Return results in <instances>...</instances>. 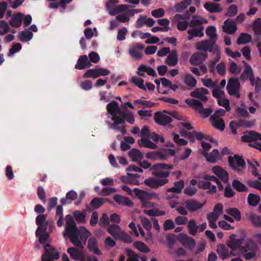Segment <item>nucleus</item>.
Wrapping results in <instances>:
<instances>
[{
  "instance_id": "nucleus-1",
  "label": "nucleus",
  "mask_w": 261,
  "mask_h": 261,
  "mask_svg": "<svg viewBox=\"0 0 261 261\" xmlns=\"http://www.w3.org/2000/svg\"><path fill=\"white\" fill-rule=\"evenodd\" d=\"M174 168L171 164L165 163H159L153 165L150 170L154 171L152 174L154 177H149L145 179L144 184L152 189H158L169 182L167 178L169 176L170 172L162 171L163 169L171 170Z\"/></svg>"
},
{
  "instance_id": "nucleus-2",
  "label": "nucleus",
  "mask_w": 261,
  "mask_h": 261,
  "mask_svg": "<svg viewBox=\"0 0 261 261\" xmlns=\"http://www.w3.org/2000/svg\"><path fill=\"white\" fill-rule=\"evenodd\" d=\"M128 113L123 112L120 109L116 116L111 117L113 122L107 121L106 123L110 128L119 131L124 135L126 133L125 120Z\"/></svg>"
},
{
  "instance_id": "nucleus-3",
  "label": "nucleus",
  "mask_w": 261,
  "mask_h": 261,
  "mask_svg": "<svg viewBox=\"0 0 261 261\" xmlns=\"http://www.w3.org/2000/svg\"><path fill=\"white\" fill-rule=\"evenodd\" d=\"M205 202L204 201L203 203H200L194 199H187L182 203V204L185 207L179 206L176 208V211L179 214L186 216L188 214V211L191 213H194L200 210L204 205Z\"/></svg>"
},
{
  "instance_id": "nucleus-4",
  "label": "nucleus",
  "mask_w": 261,
  "mask_h": 261,
  "mask_svg": "<svg viewBox=\"0 0 261 261\" xmlns=\"http://www.w3.org/2000/svg\"><path fill=\"white\" fill-rule=\"evenodd\" d=\"M177 113L175 112L168 113L167 111L164 110L162 112H156L154 115V120L157 124L165 126L172 121L171 116L179 120L180 119L177 117Z\"/></svg>"
},
{
  "instance_id": "nucleus-5",
  "label": "nucleus",
  "mask_w": 261,
  "mask_h": 261,
  "mask_svg": "<svg viewBox=\"0 0 261 261\" xmlns=\"http://www.w3.org/2000/svg\"><path fill=\"white\" fill-rule=\"evenodd\" d=\"M65 227L63 232L64 237H70L76 233H80L78 230L76 224L71 215H67L65 217Z\"/></svg>"
},
{
  "instance_id": "nucleus-6",
  "label": "nucleus",
  "mask_w": 261,
  "mask_h": 261,
  "mask_svg": "<svg viewBox=\"0 0 261 261\" xmlns=\"http://www.w3.org/2000/svg\"><path fill=\"white\" fill-rule=\"evenodd\" d=\"M196 48L198 50L206 53L213 52L214 53H219L218 46L215 42L207 39L202 40L197 43Z\"/></svg>"
},
{
  "instance_id": "nucleus-7",
  "label": "nucleus",
  "mask_w": 261,
  "mask_h": 261,
  "mask_svg": "<svg viewBox=\"0 0 261 261\" xmlns=\"http://www.w3.org/2000/svg\"><path fill=\"white\" fill-rule=\"evenodd\" d=\"M44 253L41 256L42 261H54L60 257L59 253L55 250L54 247H51L49 244H44Z\"/></svg>"
},
{
  "instance_id": "nucleus-8",
  "label": "nucleus",
  "mask_w": 261,
  "mask_h": 261,
  "mask_svg": "<svg viewBox=\"0 0 261 261\" xmlns=\"http://www.w3.org/2000/svg\"><path fill=\"white\" fill-rule=\"evenodd\" d=\"M240 87L241 85L239 82V79L237 77H231L228 81L226 89L230 95L240 98L239 90Z\"/></svg>"
},
{
  "instance_id": "nucleus-9",
  "label": "nucleus",
  "mask_w": 261,
  "mask_h": 261,
  "mask_svg": "<svg viewBox=\"0 0 261 261\" xmlns=\"http://www.w3.org/2000/svg\"><path fill=\"white\" fill-rule=\"evenodd\" d=\"M242 63L244 66V70L243 73L240 76L239 80L242 81L249 80L250 81V84L252 85V83L255 77L252 67L245 61H243Z\"/></svg>"
},
{
  "instance_id": "nucleus-10",
  "label": "nucleus",
  "mask_w": 261,
  "mask_h": 261,
  "mask_svg": "<svg viewBox=\"0 0 261 261\" xmlns=\"http://www.w3.org/2000/svg\"><path fill=\"white\" fill-rule=\"evenodd\" d=\"M146 157L151 160L165 161L167 160L166 150L162 148L159 150L150 151L146 154Z\"/></svg>"
},
{
  "instance_id": "nucleus-11",
  "label": "nucleus",
  "mask_w": 261,
  "mask_h": 261,
  "mask_svg": "<svg viewBox=\"0 0 261 261\" xmlns=\"http://www.w3.org/2000/svg\"><path fill=\"white\" fill-rule=\"evenodd\" d=\"M228 163L231 167L234 170H240L237 168L238 167L244 168L245 166V162L244 159L239 155H234V156L228 157Z\"/></svg>"
},
{
  "instance_id": "nucleus-12",
  "label": "nucleus",
  "mask_w": 261,
  "mask_h": 261,
  "mask_svg": "<svg viewBox=\"0 0 261 261\" xmlns=\"http://www.w3.org/2000/svg\"><path fill=\"white\" fill-rule=\"evenodd\" d=\"M207 57V53L196 52L191 56L189 62L192 65H199L204 61Z\"/></svg>"
},
{
  "instance_id": "nucleus-13",
  "label": "nucleus",
  "mask_w": 261,
  "mask_h": 261,
  "mask_svg": "<svg viewBox=\"0 0 261 261\" xmlns=\"http://www.w3.org/2000/svg\"><path fill=\"white\" fill-rule=\"evenodd\" d=\"M213 172L216 174L224 183L228 181L229 174L228 172L219 166H216L212 168Z\"/></svg>"
},
{
  "instance_id": "nucleus-14",
  "label": "nucleus",
  "mask_w": 261,
  "mask_h": 261,
  "mask_svg": "<svg viewBox=\"0 0 261 261\" xmlns=\"http://www.w3.org/2000/svg\"><path fill=\"white\" fill-rule=\"evenodd\" d=\"M223 31L227 34H232L237 30V25L234 20L227 19L224 21L222 27Z\"/></svg>"
},
{
  "instance_id": "nucleus-15",
  "label": "nucleus",
  "mask_w": 261,
  "mask_h": 261,
  "mask_svg": "<svg viewBox=\"0 0 261 261\" xmlns=\"http://www.w3.org/2000/svg\"><path fill=\"white\" fill-rule=\"evenodd\" d=\"M46 216L45 215H40L37 216L36 223L38 226L37 229V233H39L40 230L43 231H46L48 222L46 221Z\"/></svg>"
},
{
  "instance_id": "nucleus-16",
  "label": "nucleus",
  "mask_w": 261,
  "mask_h": 261,
  "mask_svg": "<svg viewBox=\"0 0 261 261\" xmlns=\"http://www.w3.org/2000/svg\"><path fill=\"white\" fill-rule=\"evenodd\" d=\"M235 237L236 235L234 234H230L229 237V239L226 243L227 246L231 249L230 255L231 256H236L237 255V253L236 252L237 249H240V247L238 245Z\"/></svg>"
},
{
  "instance_id": "nucleus-17",
  "label": "nucleus",
  "mask_w": 261,
  "mask_h": 261,
  "mask_svg": "<svg viewBox=\"0 0 261 261\" xmlns=\"http://www.w3.org/2000/svg\"><path fill=\"white\" fill-rule=\"evenodd\" d=\"M209 93V91L205 88H197L194 91L191 92L190 96L197 98L201 99L202 101H206L207 100L206 95Z\"/></svg>"
},
{
  "instance_id": "nucleus-18",
  "label": "nucleus",
  "mask_w": 261,
  "mask_h": 261,
  "mask_svg": "<svg viewBox=\"0 0 261 261\" xmlns=\"http://www.w3.org/2000/svg\"><path fill=\"white\" fill-rule=\"evenodd\" d=\"M91 65V64L88 60L87 55H83L80 57L77 63L75 65V68L79 70H82L86 67H89Z\"/></svg>"
},
{
  "instance_id": "nucleus-19",
  "label": "nucleus",
  "mask_w": 261,
  "mask_h": 261,
  "mask_svg": "<svg viewBox=\"0 0 261 261\" xmlns=\"http://www.w3.org/2000/svg\"><path fill=\"white\" fill-rule=\"evenodd\" d=\"M97 244V241L96 238L94 237L90 238L88 241L87 248L90 252L99 255L101 254V252L98 248Z\"/></svg>"
},
{
  "instance_id": "nucleus-20",
  "label": "nucleus",
  "mask_w": 261,
  "mask_h": 261,
  "mask_svg": "<svg viewBox=\"0 0 261 261\" xmlns=\"http://www.w3.org/2000/svg\"><path fill=\"white\" fill-rule=\"evenodd\" d=\"M217 252L219 257L223 260L227 259L231 256L230 255V251H229L227 247L223 244H220L217 246Z\"/></svg>"
},
{
  "instance_id": "nucleus-21",
  "label": "nucleus",
  "mask_w": 261,
  "mask_h": 261,
  "mask_svg": "<svg viewBox=\"0 0 261 261\" xmlns=\"http://www.w3.org/2000/svg\"><path fill=\"white\" fill-rule=\"evenodd\" d=\"M24 17V14L20 12L15 13L12 17L11 21L10 22V24L11 27L18 28L21 25L22 19Z\"/></svg>"
},
{
  "instance_id": "nucleus-22",
  "label": "nucleus",
  "mask_w": 261,
  "mask_h": 261,
  "mask_svg": "<svg viewBox=\"0 0 261 261\" xmlns=\"http://www.w3.org/2000/svg\"><path fill=\"white\" fill-rule=\"evenodd\" d=\"M120 109V107L116 101H113L107 106L108 113L112 116L111 117L116 116Z\"/></svg>"
},
{
  "instance_id": "nucleus-23",
  "label": "nucleus",
  "mask_w": 261,
  "mask_h": 261,
  "mask_svg": "<svg viewBox=\"0 0 261 261\" xmlns=\"http://www.w3.org/2000/svg\"><path fill=\"white\" fill-rule=\"evenodd\" d=\"M113 199L118 204L127 206H133V202L128 198L121 196L120 195H115Z\"/></svg>"
},
{
  "instance_id": "nucleus-24",
  "label": "nucleus",
  "mask_w": 261,
  "mask_h": 261,
  "mask_svg": "<svg viewBox=\"0 0 261 261\" xmlns=\"http://www.w3.org/2000/svg\"><path fill=\"white\" fill-rule=\"evenodd\" d=\"M138 144L141 147H145L153 149H156L158 148V146L151 142L149 140V138H142L138 141Z\"/></svg>"
},
{
  "instance_id": "nucleus-25",
  "label": "nucleus",
  "mask_w": 261,
  "mask_h": 261,
  "mask_svg": "<svg viewBox=\"0 0 261 261\" xmlns=\"http://www.w3.org/2000/svg\"><path fill=\"white\" fill-rule=\"evenodd\" d=\"M202 154L206 158V160L210 163H215L220 159V153L218 149H214L210 154L207 152H203Z\"/></svg>"
},
{
  "instance_id": "nucleus-26",
  "label": "nucleus",
  "mask_w": 261,
  "mask_h": 261,
  "mask_svg": "<svg viewBox=\"0 0 261 261\" xmlns=\"http://www.w3.org/2000/svg\"><path fill=\"white\" fill-rule=\"evenodd\" d=\"M180 241L185 247L190 249H192L196 244L195 240L186 234L181 238Z\"/></svg>"
},
{
  "instance_id": "nucleus-27",
  "label": "nucleus",
  "mask_w": 261,
  "mask_h": 261,
  "mask_svg": "<svg viewBox=\"0 0 261 261\" xmlns=\"http://www.w3.org/2000/svg\"><path fill=\"white\" fill-rule=\"evenodd\" d=\"M107 231L115 239L118 238L121 232L120 227L116 224L110 225L107 228Z\"/></svg>"
},
{
  "instance_id": "nucleus-28",
  "label": "nucleus",
  "mask_w": 261,
  "mask_h": 261,
  "mask_svg": "<svg viewBox=\"0 0 261 261\" xmlns=\"http://www.w3.org/2000/svg\"><path fill=\"white\" fill-rule=\"evenodd\" d=\"M253 30L256 36L255 40L258 41L261 39V18L256 19L252 25Z\"/></svg>"
},
{
  "instance_id": "nucleus-29",
  "label": "nucleus",
  "mask_w": 261,
  "mask_h": 261,
  "mask_svg": "<svg viewBox=\"0 0 261 261\" xmlns=\"http://www.w3.org/2000/svg\"><path fill=\"white\" fill-rule=\"evenodd\" d=\"M166 63L170 66H175L178 62V57L177 51L175 50L170 53L169 55L167 57Z\"/></svg>"
},
{
  "instance_id": "nucleus-30",
  "label": "nucleus",
  "mask_w": 261,
  "mask_h": 261,
  "mask_svg": "<svg viewBox=\"0 0 261 261\" xmlns=\"http://www.w3.org/2000/svg\"><path fill=\"white\" fill-rule=\"evenodd\" d=\"M204 8L210 13H218L222 10L220 4L218 3H206Z\"/></svg>"
},
{
  "instance_id": "nucleus-31",
  "label": "nucleus",
  "mask_w": 261,
  "mask_h": 261,
  "mask_svg": "<svg viewBox=\"0 0 261 261\" xmlns=\"http://www.w3.org/2000/svg\"><path fill=\"white\" fill-rule=\"evenodd\" d=\"M128 155L133 161L137 162L140 160H142L144 157L143 153L136 148L131 149L128 152Z\"/></svg>"
},
{
  "instance_id": "nucleus-32",
  "label": "nucleus",
  "mask_w": 261,
  "mask_h": 261,
  "mask_svg": "<svg viewBox=\"0 0 261 261\" xmlns=\"http://www.w3.org/2000/svg\"><path fill=\"white\" fill-rule=\"evenodd\" d=\"M205 33L207 36L210 37V40L216 43L218 37L216 34V29L214 26H208L206 29Z\"/></svg>"
},
{
  "instance_id": "nucleus-33",
  "label": "nucleus",
  "mask_w": 261,
  "mask_h": 261,
  "mask_svg": "<svg viewBox=\"0 0 261 261\" xmlns=\"http://www.w3.org/2000/svg\"><path fill=\"white\" fill-rule=\"evenodd\" d=\"M185 102L189 106L194 108L199 113V111L203 107L202 103L198 100L192 99H187Z\"/></svg>"
},
{
  "instance_id": "nucleus-34",
  "label": "nucleus",
  "mask_w": 261,
  "mask_h": 261,
  "mask_svg": "<svg viewBox=\"0 0 261 261\" xmlns=\"http://www.w3.org/2000/svg\"><path fill=\"white\" fill-rule=\"evenodd\" d=\"M184 188V181L180 180L178 181L175 182L174 184V187L167 189V192H172L175 193H181L182 190Z\"/></svg>"
},
{
  "instance_id": "nucleus-35",
  "label": "nucleus",
  "mask_w": 261,
  "mask_h": 261,
  "mask_svg": "<svg viewBox=\"0 0 261 261\" xmlns=\"http://www.w3.org/2000/svg\"><path fill=\"white\" fill-rule=\"evenodd\" d=\"M134 192L137 197L141 200V202L149 200V194L148 192L140 190L138 188L134 189Z\"/></svg>"
},
{
  "instance_id": "nucleus-36",
  "label": "nucleus",
  "mask_w": 261,
  "mask_h": 261,
  "mask_svg": "<svg viewBox=\"0 0 261 261\" xmlns=\"http://www.w3.org/2000/svg\"><path fill=\"white\" fill-rule=\"evenodd\" d=\"M248 218L254 226L261 227V216L250 214L248 216Z\"/></svg>"
},
{
  "instance_id": "nucleus-37",
  "label": "nucleus",
  "mask_w": 261,
  "mask_h": 261,
  "mask_svg": "<svg viewBox=\"0 0 261 261\" xmlns=\"http://www.w3.org/2000/svg\"><path fill=\"white\" fill-rule=\"evenodd\" d=\"M256 132L250 130L248 134L244 135L241 137V140L244 142H251L256 140Z\"/></svg>"
},
{
  "instance_id": "nucleus-38",
  "label": "nucleus",
  "mask_w": 261,
  "mask_h": 261,
  "mask_svg": "<svg viewBox=\"0 0 261 261\" xmlns=\"http://www.w3.org/2000/svg\"><path fill=\"white\" fill-rule=\"evenodd\" d=\"M183 81L186 85L191 88L195 87L197 84V80L190 74L185 75Z\"/></svg>"
},
{
  "instance_id": "nucleus-39",
  "label": "nucleus",
  "mask_w": 261,
  "mask_h": 261,
  "mask_svg": "<svg viewBox=\"0 0 261 261\" xmlns=\"http://www.w3.org/2000/svg\"><path fill=\"white\" fill-rule=\"evenodd\" d=\"M232 186L239 192H244L248 191L246 186L237 179H234L232 181Z\"/></svg>"
},
{
  "instance_id": "nucleus-40",
  "label": "nucleus",
  "mask_w": 261,
  "mask_h": 261,
  "mask_svg": "<svg viewBox=\"0 0 261 261\" xmlns=\"http://www.w3.org/2000/svg\"><path fill=\"white\" fill-rule=\"evenodd\" d=\"M107 201V199L95 197L90 202L91 206L94 209L99 208Z\"/></svg>"
},
{
  "instance_id": "nucleus-41",
  "label": "nucleus",
  "mask_w": 261,
  "mask_h": 261,
  "mask_svg": "<svg viewBox=\"0 0 261 261\" xmlns=\"http://www.w3.org/2000/svg\"><path fill=\"white\" fill-rule=\"evenodd\" d=\"M257 250V246L252 240L248 241L247 244L241 247V251L243 252H246L249 250L256 251Z\"/></svg>"
},
{
  "instance_id": "nucleus-42",
  "label": "nucleus",
  "mask_w": 261,
  "mask_h": 261,
  "mask_svg": "<svg viewBox=\"0 0 261 261\" xmlns=\"http://www.w3.org/2000/svg\"><path fill=\"white\" fill-rule=\"evenodd\" d=\"M211 123L212 125L220 130V131L224 130L225 128V123L224 120L222 118L219 119H211Z\"/></svg>"
},
{
  "instance_id": "nucleus-43",
  "label": "nucleus",
  "mask_w": 261,
  "mask_h": 261,
  "mask_svg": "<svg viewBox=\"0 0 261 261\" xmlns=\"http://www.w3.org/2000/svg\"><path fill=\"white\" fill-rule=\"evenodd\" d=\"M192 3L191 0H183L182 2L176 4L174 9L176 12H181Z\"/></svg>"
},
{
  "instance_id": "nucleus-44",
  "label": "nucleus",
  "mask_w": 261,
  "mask_h": 261,
  "mask_svg": "<svg viewBox=\"0 0 261 261\" xmlns=\"http://www.w3.org/2000/svg\"><path fill=\"white\" fill-rule=\"evenodd\" d=\"M226 213L231 216L237 221L241 220V215L240 211L235 207L229 208L226 210Z\"/></svg>"
},
{
  "instance_id": "nucleus-45",
  "label": "nucleus",
  "mask_w": 261,
  "mask_h": 261,
  "mask_svg": "<svg viewBox=\"0 0 261 261\" xmlns=\"http://www.w3.org/2000/svg\"><path fill=\"white\" fill-rule=\"evenodd\" d=\"M33 34L30 31H23L20 33L19 35V39L22 42H27L32 39Z\"/></svg>"
},
{
  "instance_id": "nucleus-46",
  "label": "nucleus",
  "mask_w": 261,
  "mask_h": 261,
  "mask_svg": "<svg viewBox=\"0 0 261 261\" xmlns=\"http://www.w3.org/2000/svg\"><path fill=\"white\" fill-rule=\"evenodd\" d=\"M251 40V36L247 33H241L238 38L237 43L238 45L249 43Z\"/></svg>"
},
{
  "instance_id": "nucleus-47",
  "label": "nucleus",
  "mask_w": 261,
  "mask_h": 261,
  "mask_svg": "<svg viewBox=\"0 0 261 261\" xmlns=\"http://www.w3.org/2000/svg\"><path fill=\"white\" fill-rule=\"evenodd\" d=\"M248 203L252 206H256L260 201V198L258 195L250 193L247 197Z\"/></svg>"
},
{
  "instance_id": "nucleus-48",
  "label": "nucleus",
  "mask_w": 261,
  "mask_h": 261,
  "mask_svg": "<svg viewBox=\"0 0 261 261\" xmlns=\"http://www.w3.org/2000/svg\"><path fill=\"white\" fill-rule=\"evenodd\" d=\"M236 113L239 117H241L247 118L249 116L244 104H242L240 107L237 108Z\"/></svg>"
},
{
  "instance_id": "nucleus-49",
  "label": "nucleus",
  "mask_w": 261,
  "mask_h": 261,
  "mask_svg": "<svg viewBox=\"0 0 261 261\" xmlns=\"http://www.w3.org/2000/svg\"><path fill=\"white\" fill-rule=\"evenodd\" d=\"M36 236L39 238V241L40 244H44L46 242L47 240L49 237V234L48 232L43 231L41 230L39 231V233H37V230L36 231Z\"/></svg>"
},
{
  "instance_id": "nucleus-50",
  "label": "nucleus",
  "mask_w": 261,
  "mask_h": 261,
  "mask_svg": "<svg viewBox=\"0 0 261 261\" xmlns=\"http://www.w3.org/2000/svg\"><path fill=\"white\" fill-rule=\"evenodd\" d=\"M188 227L190 233L192 236H195L197 233V225L196 221L194 220H191L188 223Z\"/></svg>"
},
{
  "instance_id": "nucleus-51",
  "label": "nucleus",
  "mask_w": 261,
  "mask_h": 261,
  "mask_svg": "<svg viewBox=\"0 0 261 261\" xmlns=\"http://www.w3.org/2000/svg\"><path fill=\"white\" fill-rule=\"evenodd\" d=\"M207 20L201 17L200 19H196V17H194L189 23V26L192 28L200 27V26H202L203 23H207Z\"/></svg>"
},
{
  "instance_id": "nucleus-52",
  "label": "nucleus",
  "mask_w": 261,
  "mask_h": 261,
  "mask_svg": "<svg viewBox=\"0 0 261 261\" xmlns=\"http://www.w3.org/2000/svg\"><path fill=\"white\" fill-rule=\"evenodd\" d=\"M228 70L231 74L234 75H238L241 72L242 68L236 63L231 62L229 64Z\"/></svg>"
},
{
  "instance_id": "nucleus-53",
  "label": "nucleus",
  "mask_w": 261,
  "mask_h": 261,
  "mask_svg": "<svg viewBox=\"0 0 261 261\" xmlns=\"http://www.w3.org/2000/svg\"><path fill=\"white\" fill-rule=\"evenodd\" d=\"M77 196V194L76 192L71 190L66 194L65 198H62L61 199V203L63 205L66 204L67 203V199H69L71 201L73 200L76 198Z\"/></svg>"
},
{
  "instance_id": "nucleus-54",
  "label": "nucleus",
  "mask_w": 261,
  "mask_h": 261,
  "mask_svg": "<svg viewBox=\"0 0 261 261\" xmlns=\"http://www.w3.org/2000/svg\"><path fill=\"white\" fill-rule=\"evenodd\" d=\"M81 250L75 247H70L67 249V252L73 259L77 260V257Z\"/></svg>"
},
{
  "instance_id": "nucleus-55",
  "label": "nucleus",
  "mask_w": 261,
  "mask_h": 261,
  "mask_svg": "<svg viewBox=\"0 0 261 261\" xmlns=\"http://www.w3.org/2000/svg\"><path fill=\"white\" fill-rule=\"evenodd\" d=\"M139 70H143V72H146L147 73L153 77L157 76L155 71L150 67H147L144 65H141L139 66Z\"/></svg>"
},
{
  "instance_id": "nucleus-56",
  "label": "nucleus",
  "mask_w": 261,
  "mask_h": 261,
  "mask_svg": "<svg viewBox=\"0 0 261 261\" xmlns=\"http://www.w3.org/2000/svg\"><path fill=\"white\" fill-rule=\"evenodd\" d=\"M132 82L143 90H146V87L144 85V80L139 79L137 76H133L131 80Z\"/></svg>"
},
{
  "instance_id": "nucleus-57",
  "label": "nucleus",
  "mask_w": 261,
  "mask_h": 261,
  "mask_svg": "<svg viewBox=\"0 0 261 261\" xmlns=\"http://www.w3.org/2000/svg\"><path fill=\"white\" fill-rule=\"evenodd\" d=\"M145 214L148 215L150 216H164L165 214V212L164 211H159L158 210H144L143 211Z\"/></svg>"
},
{
  "instance_id": "nucleus-58",
  "label": "nucleus",
  "mask_w": 261,
  "mask_h": 261,
  "mask_svg": "<svg viewBox=\"0 0 261 261\" xmlns=\"http://www.w3.org/2000/svg\"><path fill=\"white\" fill-rule=\"evenodd\" d=\"M80 233H76V234L72 235L68 238L70 239L71 242L75 246L82 248L83 245L79 239Z\"/></svg>"
},
{
  "instance_id": "nucleus-59",
  "label": "nucleus",
  "mask_w": 261,
  "mask_h": 261,
  "mask_svg": "<svg viewBox=\"0 0 261 261\" xmlns=\"http://www.w3.org/2000/svg\"><path fill=\"white\" fill-rule=\"evenodd\" d=\"M204 29L203 26H200V27H197L190 30V33H192L193 36L196 37H202L204 36L203 32Z\"/></svg>"
},
{
  "instance_id": "nucleus-60",
  "label": "nucleus",
  "mask_w": 261,
  "mask_h": 261,
  "mask_svg": "<svg viewBox=\"0 0 261 261\" xmlns=\"http://www.w3.org/2000/svg\"><path fill=\"white\" fill-rule=\"evenodd\" d=\"M134 246L137 248L140 251L143 253H147L149 252V248L145 245V244L140 241L135 242Z\"/></svg>"
},
{
  "instance_id": "nucleus-61",
  "label": "nucleus",
  "mask_w": 261,
  "mask_h": 261,
  "mask_svg": "<svg viewBox=\"0 0 261 261\" xmlns=\"http://www.w3.org/2000/svg\"><path fill=\"white\" fill-rule=\"evenodd\" d=\"M118 239H119L121 241H122L124 243H132L133 241V239L132 237L128 234L127 233H125V232L121 231L120 234H119Z\"/></svg>"
},
{
  "instance_id": "nucleus-62",
  "label": "nucleus",
  "mask_w": 261,
  "mask_h": 261,
  "mask_svg": "<svg viewBox=\"0 0 261 261\" xmlns=\"http://www.w3.org/2000/svg\"><path fill=\"white\" fill-rule=\"evenodd\" d=\"M99 225L103 228H107L110 225V220L106 214H103L99 222Z\"/></svg>"
},
{
  "instance_id": "nucleus-63",
  "label": "nucleus",
  "mask_w": 261,
  "mask_h": 261,
  "mask_svg": "<svg viewBox=\"0 0 261 261\" xmlns=\"http://www.w3.org/2000/svg\"><path fill=\"white\" fill-rule=\"evenodd\" d=\"M238 11L237 6L235 5H232L228 8L227 11L225 15L228 17H232L237 14Z\"/></svg>"
},
{
  "instance_id": "nucleus-64",
  "label": "nucleus",
  "mask_w": 261,
  "mask_h": 261,
  "mask_svg": "<svg viewBox=\"0 0 261 261\" xmlns=\"http://www.w3.org/2000/svg\"><path fill=\"white\" fill-rule=\"evenodd\" d=\"M251 85L254 86L255 93H259L261 91V79L259 77H257L256 79L254 77L252 85Z\"/></svg>"
}]
</instances>
